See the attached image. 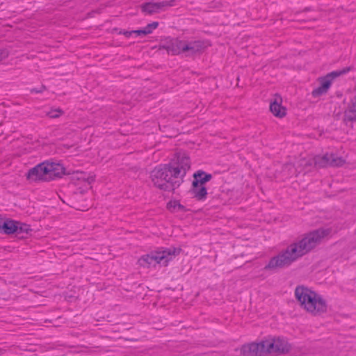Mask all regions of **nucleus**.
I'll list each match as a JSON object with an SVG mask.
<instances>
[{
  "label": "nucleus",
  "instance_id": "obj_5",
  "mask_svg": "<svg viewBox=\"0 0 356 356\" xmlns=\"http://www.w3.org/2000/svg\"><path fill=\"white\" fill-rule=\"evenodd\" d=\"M266 353L275 354H284L289 352L291 345L282 338H275L265 341Z\"/></svg>",
  "mask_w": 356,
  "mask_h": 356
},
{
  "label": "nucleus",
  "instance_id": "obj_17",
  "mask_svg": "<svg viewBox=\"0 0 356 356\" xmlns=\"http://www.w3.org/2000/svg\"><path fill=\"white\" fill-rule=\"evenodd\" d=\"M159 24H147V26L143 29L134 30V31H126L123 32V34L127 37H130L132 35L136 36H143L149 33H151L153 30L157 28Z\"/></svg>",
  "mask_w": 356,
  "mask_h": 356
},
{
  "label": "nucleus",
  "instance_id": "obj_1",
  "mask_svg": "<svg viewBox=\"0 0 356 356\" xmlns=\"http://www.w3.org/2000/svg\"><path fill=\"white\" fill-rule=\"evenodd\" d=\"M328 234V231L318 229L307 233L299 240L289 245L284 250L273 257L264 266L266 271L275 272L289 267L293 262L308 254Z\"/></svg>",
  "mask_w": 356,
  "mask_h": 356
},
{
  "label": "nucleus",
  "instance_id": "obj_28",
  "mask_svg": "<svg viewBox=\"0 0 356 356\" xmlns=\"http://www.w3.org/2000/svg\"><path fill=\"white\" fill-rule=\"evenodd\" d=\"M350 108L353 109V111H356V99L355 102L353 103Z\"/></svg>",
  "mask_w": 356,
  "mask_h": 356
},
{
  "label": "nucleus",
  "instance_id": "obj_19",
  "mask_svg": "<svg viewBox=\"0 0 356 356\" xmlns=\"http://www.w3.org/2000/svg\"><path fill=\"white\" fill-rule=\"evenodd\" d=\"M353 67L351 66L346 67L341 70H336V71L330 72L325 76H327V79H329L330 80L331 82H332V81L335 78L339 77L341 75H343V74L349 72L350 71H351L353 70Z\"/></svg>",
  "mask_w": 356,
  "mask_h": 356
},
{
  "label": "nucleus",
  "instance_id": "obj_7",
  "mask_svg": "<svg viewBox=\"0 0 356 356\" xmlns=\"http://www.w3.org/2000/svg\"><path fill=\"white\" fill-rule=\"evenodd\" d=\"M345 161L332 154H325L323 156H316L313 159V163L316 168L327 166L339 167L344 164Z\"/></svg>",
  "mask_w": 356,
  "mask_h": 356
},
{
  "label": "nucleus",
  "instance_id": "obj_21",
  "mask_svg": "<svg viewBox=\"0 0 356 356\" xmlns=\"http://www.w3.org/2000/svg\"><path fill=\"white\" fill-rule=\"evenodd\" d=\"M16 225L17 227V231L15 233L20 234H29V232L31 231V229L30 228V225L22 223L19 221H17Z\"/></svg>",
  "mask_w": 356,
  "mask_h": 356
},
{
  "label": "nucleus",
  "instance_id": "obj_23",
  "mask_svg": "<svg viewBox=\"0 0 356 356\" xmlns=\"http://www.w3.org/2000/svg\"><path fill=\"white\" fill-rule=\"evenodd\" d=\"M63 113V111L61 109L57 108L51 109L47 113V115L51 118H57L60 117Z\"/></svg>",
  "mask_w": 356,
  "mask_h": 356
},
{
  "label": "nucleus",
  "instance_id": "obj_22",
  "mask_svg": "<svg viewBox=\"0 0 356 356\" xmlns=\"http://www.w3.org/2000/svg\"><path fill=\"white\" fill-rule=\"evenodd\" d=\"M356 120V111L348 108L344 113V121L354 122Z\"/></svg>",
  "mask_w": 356,
  "mask_h": 356
},
{
  "label": "nucleus",
  "instance_id": "obj_9",
  "mask_svg": "<svg viewBox=\"0 0 356 356\" xmlns=\"http://www.w3.org/2000/svg\"><path fill=\"white\" fill-rule=\"evenodd\" d=\"M241 354L243 356H264L266 354L265 341L243 345L241 348Z\"/></svg>",
  "mask_w": 356,
  "mask_h": 356
},
{
  "label": "nucleus",
  "instance_id": "obj_24",
  "mask_svg": "<svg viewBox=\"0 0 356 356\" xmlns=\"http://www.w3.org/2000/svg\"><path fill=\"white\" fill-rule=\"evenodd\" d=\"M299 166L302 167L304 170L309 166L312 165L313 164V159H301L299 162ZM307 170H305L307 172Z\"/></svg>",
  "mask_w": 356,
  "mask_h": 356
},
{
  "label": "nucleus",
  "instance_id": "obj_26",
  "mask_svg": "<svg viewBox=\"0 0 356 356\" xmlns=\"http://www.w3.org/2000/svg\"><path fill=\"white\" fill-rule=\"evenodd\" d=\"M45 89L44 86H42L40 89L33 88L31 90V92L40 93L42 92Z\"/></svg>",
  "mask_w": 356,
  "mask_h": 356
},
{
  "label": "nucleus",
  "instance_id": "obj_30",
  "mask_svg": "<svg viewBox=\"0 0 356 356\" xmlns=\"http://www.w3.org/2000/svg\"><path fill=\"white\" fill-rule=\"evenodd\" d=\"M4 352H5V350H3V349H1V348H0V355H1L2 354H3V353H4Z\"/></svg>",
  "mask_w": 356,
  "mask_h": 356
},
{
  "label": "nucleus",
  "instance_id": "obj_29",
  "mask_svg": "<svg viewBox=\"0 0 356 356\" xmlns=\"http://www.w3.org/2000/svg\"><path fill=\"white\" fill-rule=\"evenodd\" d=\"M177 205L180 209H183L184 208V207L182 205H181L179 203L175 202L174 207H176Z\"/></svg>",
  "mask_w": 356,
  "mask_h": 356
},
{
  "label": "nucleus",
  "instance_id": "obj_8",
  "mask_svg": "<svg viewBox=\"0 0 356 356\" xmlns=\"http://www.w3.org/2000/svg\"><path fill=\"white\" fill-rule=\"evenodd\" d=\"M47 165L48 161H46L31 168L26 174V178L33 181H49L50 177L48 176Z\"/></svg>",
  "mask_w": 356,
  "mask_h": 356
},
{
  "label": "nucleus",
  "instance_id": "obj_11",
  "mask_svg": "<svg viewBox=\"0 0 356 356\" xmlns=\"http://www.w3.org/2000/svg\"><path fill=\"white\" fill-rule=\"evenodd\" d=\"M207 47V43L205 41H185V53H188V55H192L202 51Z\"/></svg>",
  "mask_w": 356,
  "mask_h": 356
},
{
  "label": "nucleus",
  "instance_id": "obj_25",
  "mask_svg": "<svg viewBox=\"0 0 356 356\" xmlns=\"http://www.w3.org/2000/svg\"><path fill=\"white\" fill-rule=\"evenodd\" d=\"M8 51L5 49H0V61L8 57Z\"/></svg>",
  "mask_w": 356,
  "mask_h": 356
},
{
  "label": "nucleus",
  "instance_id": "obj_2",
  "mask_svg": "<svg viewBox=\"0 0 356 356\" xmlns=\"http://www.w3.org/2000/svg\"><path fill=\"white\" fill-rule=\"evenodd\" d=\"M190 168L189 157L179 153L170 163L156 167L151 172V179L158 188L173 191L183 182V178Z\"/></svg>",
  "mask_w": 356,
  "mask_h": 356
},
{
  "label": "nucleus",
  "instance_id": "obj_10",
  "mask_svg": "<svg viewBox=\"0 0 356 356\" xmlns=\"http://www.w3.org/2000/svg\"><path fill=\"white\" fill-rule=\"evenodd\" d=\"M159 49H165L168 54L178 55L185 53V41L178 38H171L160 46Z\"/></svg>",
  "mask_w": 356,
  "mask_h": 356
},
{
  "label": "nucleus",
  "instance_id": "obj_3",
  "mask_svg": "<svg viewBox=\"0 0 356 356\" xmlns=\"http://www.w3.org/2000/svg\"><path fill=\"white\" fill-rule=\"evenodd\" d=\"M295 297L301 307L313 316H320L327 312L326 301L321 295L308 287L298 286L295 289Z\"/></svg>",
  "mask_w": 356,
  "mask_h": 356
},
{
  "label": "nucleus",
  "instance_id": "obj_18",
  "mask_svg": "<svg viewBox=\"0 0 356 356\" xmlns=\"http://www.w3.org/2000/svg\"><path fill=\"white\" fill-rule=\"evenodd\" d=\"M191 193L197 200H204L207 198V190L204 186L199 185L197 187L192 186Z\"/></svg>",
  "mask_w": 356,
  "mask_h": 356
},
{
  "label": "nucleus",
  "instance_id": "obj_4",
  "mask_svg": "<svg viewBox=\"0 0 356 356\" xmlns=\"http://www.w3.org/2000/svg\"><path fill=\"white\" fill-rule=\"evenodd\" d=\"M181 252V248H170L161 252H157L154 254H147L143 256L139 260L140 266L149 267L152 264H161L166 266L169 261L173 257L178 255Z\"/></svg>",
  "mask_w": 356,
  "mask_h": 356
},
{
  "label": "nucleus",
  "instance_id": "obj_13",
  "mask_svg": "<svg viewBox=\"0 0 356 356\" xmlns=\"http://www.w3.org/2000/svg\"><path fill=\"white\" fill-rule=\"evenodd\" d=\"M321 86L313 90L312 95L314 97H318L326 94L331 86L332 82L326 76L318 78Z\"/></svg>",
  "mask_w": 356,
  "mask_h": 356
},
{
  "label": "nucleus",
  "instance_id": "obj_14",
  "mask_svg": "<svg viewBox=\"0 0 356 356\" xmlns=\"http://www.w3.org/2000/svg\"><path fill=\"white\" fill-rule=\"evenodd\" d=\"M16 223V220L0 218V232L8 235L15 233L17 228Z\"/></svg>",
  "mask_w": 356,
  "mask_h": 356
},
{
  "label": "nucleus",
  "instance_id": "obj_27",
  "mask_svg": "<svg viewBox=\"0 0 356 356\" xmlns=\"http://www.w3.org/2000/svg\"><path fill=\"white\" fill-rule=\"evenodd\" d=\"M95 175H90L86 179V180L88 181V184H90L95 181ZM83 179H85V178Z\"/></svg>",
  "mask_w": 356,
  "mask_h": 356
},
{
  "label": "nucleus",
  "instance_id": "obj_20",
  "mask_svg": "<svg viewBox=\"0 0 356 356\" xmlns=\"http://www.w3.org/2000/svg\"><path fill=\"white\" fill-rule=\"evenodd\" d=\"M282 172L286 177L296 175L297 169L292 163H286L283 166Z\"/></svg>",
  "mask_w": 356,
  "mask_h": 356
},
{
  "label": "nucleus",
  "instance_id": "obj_15",
  "mask_svg": "<svg viewBox=\"0 0 356 356\" xmlns=\"http://www.w3.org/2000/svg\"><path fill=\"white\" fill-rule=\"evenodd\" d=\"M212 178L211 174H207L202 170H198L193 174V181L192 186L194 187L199 186V185L204 186L205 183L209 181Z\"/></svg>",
  "mask_w": 356,
  "mask_h": 356
},
{
  "label": "nucleus",
  "instance_id": "obj_16",
  "mask_svg": "<svg viewBox=\"0 0 356 356\" xmlns=\"http://www.w3.org/2000/svg\"><path fill=\"white\" fill-rule=\"evenodd\" d=\"M47 168L48 176L50 177L49 181L56 177H61L65 174L64 168L58 163L48 162Z\"/></svg>",
  "mask_w": 356,
  "mask_h": 356
},
{
  "label": "nucleus",
  "instance_id": "obj_6",
  "mask_svg": "<svg viewBox=\"0 0 356 356\" xmlns=\"http://www.w3.org/2000/svg\"><path fill=\"white\" fill-rule=\"evenodd\" d=\"M175 0H156L141 5V10L145 14L152 15L165 10L173 6Z\"/></svg>",
  "mask_w": 356,
  "mask_h": 356
},
{
  "label": "nucleus",
  "instance_id": "obj_12",
  "mask_svg": "<svg viewBox=\"0 0 356 356\" xmlns=\"http://www.w3.org/2000/svg\"><path fill=\"white\" fill-rule=\"evenodd\" d=\"M270 112L277 118H283L286 115V108L282 106V98L276 95L275 99L270 104Z\"/></svg>",
  "mask_w": 356,
  "mask_h": 356
}]
</instances>
